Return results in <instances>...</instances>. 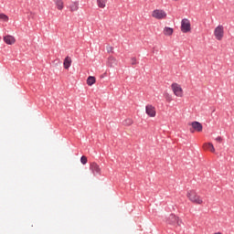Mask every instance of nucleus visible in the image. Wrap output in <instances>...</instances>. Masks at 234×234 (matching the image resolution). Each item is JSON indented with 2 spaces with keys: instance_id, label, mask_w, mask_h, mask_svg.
<instances>
[{
  "instance_id": "obj_22",
  "label": "nucleus",
  "mask_w": 234,
  "mask_h": 234,
  "mask_svg": "<svg viewBox=\"0 0 234 234\" xmlns=\"http://www.w3.org/2000/svg\"><path fill=\"white\" fill-rule=\"evenodd\" d=\"M131 65H138V60L136 59L135 57H133L131 58Z\"/></svg>"
},
{
  "instance_id": "obj_5",
  "label": "nucleus",
  "mask_w": 234,
  "mask_h": 234,
  "mask_svg": "<svg viewBox=\"0 0 234 234\" xmlns=\"http://www.w3.org/2000/svg\"><path fill=\"white\" fill-rule=\"evenodd\" d=\"M171 89L177 98H183L184 96V90H182V86H180L178 83H173L171 85Z\"/></svg>"
},
{
  "instance_id": "obj_1",
  "label": "nucleus",
  "mask_w": 234,
  "mask_h": 234,
  "mask_svg": "<svg viewBox=\"0 0 234 234\" xmlns=\"http://www.w3.org/2000/svg\"><path fill=\"white\" fill-rule=\"evenodd\" d=\"M186 197L192 204H197V206H202L204 204V199L195 190H188L186 192Z\"/></svg>"
},
{
  "instance_id": "obj_24",
  "label": "nucleus",
  "mask_w": 234,
  "mask_h": 234,
  "mask_svg": "<svg viewBox=\"0 0 234 234\" xmlns=\"http://www.w3.org/2000/svg\"><path fill=\"white\" fill-rule=\"evenodd\" d=\"M107 50L108 52H112V47H108Z\"/></svg>"
},
{
  "instance_id": "obj_18",
  "label": "nucleus",
  "mask_w": 234,
  "mask_h": 234,
  "mask_svg": "<svg viewBox=\"0 0 234 234\" xmlns=\"http://www.w3.org/2000/svg\"><path fill=\"white\" fill-rule=\"evenodd\" d=\"M134 123V121H133V119L131 118H127L122 122V125H124L125 127H131V125H133Z\"/></svg>"
},
{
  "instance_id": "obj_15",
  "label": "nucleus",
  "mask_w": 234,
  "mask_h": 234,
  "mask_svg": "<svg viewBox=\"0 0 234 234\" xmlns=\"http://www.w3.org/2000/svg\"><path fill=\"white\" fill-rule=\"evenodd\" d=\"M175 32V30L172 28V27H165L164 29H163V34L164 36H173V33Z\"/></svg>"
},
{
  "instance_id": "obj_14",
  "label": "nucleus",
  "mask_w": 234,
  "mask_h": 234,
  "mask_svg": "<svg viewBox=\"0 0 234 234\" xmlns=\"http://www.w3.org/2000/svg\"><path fill=\"white\" fill-rule=\"evenodd\" d=\"M70 12H78L80 8V4L78 2H72L69 6Z\"/></svg>"
},
{
  "instance_id": "obj_4",
  "label": "nucleus",
  "mask_w": 234,
  "mask_h": 234,
  "mask_svg": "<svg viewBox=\"0 0 234 234\" xmlns=\"http://www.w3.org/2000/svg\"><path fill=\"white\" fill-rule=\"evenodd\" d=\"M181 32H183V34H187V33L191 32V21H189V19H187V18L182 19Z\"/></svg>"
},
{
  "instance_id": "obj_10",
  "label": "nucleus",
  "mask_w": 234,
  "mask_h": 234,
  "mask_svg": "<svg viewBox=\"0 0 234 234\" xmlns=\"http://www.w3.org/2000/svg\"><path fill=\"white\" fill-rule=\"evenodd\" d=\"M4 41L6 45H16V37L12 35L5 36Z\"/></svg>"
},
{
  "instance_id": "obj_19",
  "label": "nucleus",
  "mask_w": 234,
  "mask_h": 234,
  "mask_svg": "<svg viewBox=\"0 0 234 234\" xmlns=\"http://www.w3.org/2000/svg\"><path fill=\"white\" fill-rule=\"evenodd\" d=\"M97 5L99 8H105L107 5V0H97Z\"/></svg>"
},
{
  "instance_id": "obj_8",
  "label": "nucleus",
  "mask_w": 234,
  "mask_h": 234,
  "mask_svg": "<svg viewBox=\"0 0 234 234\" xmlns=\"http://www.w3.org/2000/svg\"><path fill=\"white\" fill-rule=\"evenodd\" d=\"M192 129H190V133H195V131H197V133H202V123L195 121L193 122L190 123Z\"/></svg>"
},
{
  "instance_id": "obj_2",
  "label": "nucleus",
  "mask_w": 234,
  "mask_h": 234,
  "mask_svg": "<svg viewBox=\"0 0 234 234\" xmlns=\"http://www.w3.org/2000/svg\"><path fill=\"white\" fill-rule=\"evenodd\" d=\"M214 37L217 41H222L224 39V26L218 25L215 27Z\"/></svg>"
},
{
  "instance_id": "obj_7",
  "label": "nucleus",
  "mask_w": 234,
  "mask_h": 234,
  "mask_svg": "<svg viewBox=\"0 0 234 234\" xmlns=\"http://www.w3.org/2000/svg\"><path fill=\"white\" fill-rule=\"evenodd\" d=\"M145 112L150 118H154V116H156V108L152 104H147L145 106Z\"/></svg>"
},
{
  "instance_id": "obj_17",
  "label": "nucleus",
  "mask_w": 234,
  "mask_h": 234,
  "mask_svg": "<svg viewBox=\"0 0 234 234\" xmlns=\"http://www.w3.org/2000/svg\"><path fill=\"white\" fill-rule=\"evenodd\" d=\"M94 83H96V77H93V76L88 77L87 85H89V87H92V85H94Z\"/></svg>"
},
{
  "instance_id": "obj_16",
  "label": "nucleus",
  "mask_w": 234,
  "mask_h": 234,
  "mask_svg": "<svg viewBox=\"0 0 234 234\" xmlns=\"http://www.w3.org/2000/svg\"><path fill=\"white\" fill-rule=\"evenodd\" d=\"M54 3L58 10H63L65 7L63 0H54Z\"/></svg>"
},
{
  "instance_id": "obj_3",
  "label": "nucleus",
  "mask_w": 234,
  "mask_h": 234,
  "mask_svg": "<svg viewBox=\"0 0 234 234\" xmlns=\"http://www.w3.org/2000/svg\"><path fill=\"white\" fill-rule=\"evenodd\" d=\"M167 224H170L171 226H182V221L180 220V218L176 217L175 214H171L167 218H166Z\"/></svg>"
},
{
  "instance_id": "obj_26",
  "label": "nucleus",
  "mask_w": 234,
  "mask_h": 234,
  "mask_svg": "<svg viewBox=\"0 0 234 234\" xmlns=\"http://www.w3.org/2000/svg\"><path fill=\"white\" fill-rule=\"evenodd\" d=\"M172 1H180V0H172Z\"/></svg>"
},
{
  "instance_id": "obj_9",
  "label": "nucleus",
  "mask_w": 234,
  "mask_h": 234,
  "mask_svg": "<svg viewBox=\"0 0 234 234\" xmlns=\"http://www.w3.org/2000/svg\"><path fill=\"white\" fill-rule=\"evenodd\" d=\"M90 169L94 176H96V175H101V168H100L96 163H91L90 165Z\"/></svg>"
},
{
  "instance_id": "obj_12",
  "label": "nucleus",
  "mask_w": 234,
  "mask_h": 234,
  "mask_svg": "<svg viewBox=\"0 0 234 234\" xmlns=\"http://www.w3.org/2000/svg\"><path fill=\"white\" fill-rule=\"evenodd\" d=\"M72 65V58L70 57H66L63 62V67L66 69V70H69L70 69V66Z\"/></svg>"
},
{
  "instance_id": "obj_25",
  "label": "nucleus",
  "mask_w": 234,
  "mask_h": 234,
  "mask_svg": "<svg viewBox=\"0 0 234 234\" xmlns=\"http://www.w3.org/2000/svg\"><path fill=\"white\" fill-rule=\"evenodd\" d=\"M214 234H222V232H216V233H214Z\"/></svg>"
},
{
  "instance_id": "obj_21",
  "label": "nucleus",
  "mask_w": 234,
  "mask_h": 234,
  "mask_svg": "<svg viewBox=\"0 0 234 234\" xmlns=\"http://www.w3.org/2000/svg\"><path fill=\"white\" fill-rule=\"evenodd\" d=\"M80 162L83 165H85V164H87L88 160H87V156L82 155L80 158Z\"/></svg>"
},
{
  "instance_id": "obj_23",
  "label": "nucleus",
  "mask_w": 234,
  "mask_h": 234,
  "mask_svg": "<svg viewBox=\"0 0 234 234\" xmlns=\"http://www.w3.org/2000/svg\"><path fill=\"white\" fill-rule=\"evenodd\" d=\"M216 142H219V143L222 142V137H220V136L217 137Z\"/></svg>"
},
{
  "instance_id": "obj_11",
  "label": "nucleus",
  "mask_w": 234,
  "mask_h": 234,
  "mask_svg": "<svg viewBox=\"0 0 234 234\" xmlns=\"http://www.w3.org/2000/svg\"><path fill=\"white\" fill-rule=\"evenodd\" d=\"M118 65V60L114 57H110L107 61V67L114 69Z\"/></svg>"
},
{
  "instance_id": "obj_13",
  "label": "nucleus",
  "mask_w": 234,
  "mask_h": 234,
  "mask_svg": "<svg viewBox=\"0 0 234 234\" xmlns=\"http://www.w3.org/2000/svg\"><path fill=\"white\" fill-rule=\"evenodd\" d=\"M203 149L205 151H210V153H215V146L211 143H205L203 144Z\"/></svg>"
},
{
  "instance_id": "obj_6",
  "label": "nucleus",
  "mask_w": 234,
  "mask_h": 234,
  "mask_svg": "<svg viewBox=\"0 0 234 234\" xmlns=\"http://www.w3.org/2000/svg\"><path fill=\"white\" fill-rule=\"evenodd\" d=\"M152 17H154V19H165L167 17V13L163 9H154L152 12Z\"/></svg>"
},
{
  "instance_id": "obj_20",
  "label": "nucleus",
  "mask_w": 234,
  "mask_h": 234,
  "mask_svg": "<svg viewBox=\"0 0 234 234\" xmlns=\"http://www.w3.org/2000/svg\"><path fill=\"white\" fill-rule=\"evenodd\" d=\"M0 20L1 21H8V16L5 14H0Z\"/></svg>"
}]
</instances>
